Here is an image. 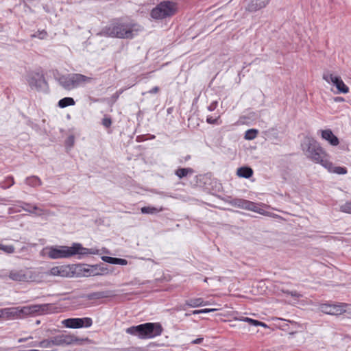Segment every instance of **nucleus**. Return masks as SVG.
Returning <instances> with one entry per match:
<instances>
[{"mask_svg":"<svg viewBox=\"0 0 351 351\" xmlns=\"http://www.w3.org/2000/svg\"><path fill=\"white\" fill-rule=\"evenodd\" d=\"M143 27L132 23L123 22L120 19L114 20L110 25L102 29L101 35L121 39H132L137 36Z\"/></svg>","mask_w":351,"mask_h":351,"instance_id":"1","label":"nucleus"},{"mask_svg":"<svg viewBox=\"0 0 351 351\" xmlns=\"http://www.w3.org/2000/svg\"><path fill=\"white\" fill-rule=\"evenodd\" d=\"M97 253V250L86 248L80 243H73L71 247L65 245L52 246L49 248L47 255L52 259L66 258L77 255V258L81 259L88 254H95Z\"/></svg>","mask_w":351,"mask_h":351,"instance_id":"2","label":"nucleus"},{"mask_svg":"<svg viewBox=\"0 0 351 351\" xmlns=\"http://www.w3.org/2000/svg\"><path fill=\"white\" fill-rule=\"evenodd\" d=\"M125 332L140 339H151L160 335L162 332V327L158 322H147L129 327L125 330Z\"/></svg>","mask_w":351,"mask_h":351,"instance_id":"3","label":"nucleus"},{"mask_svg":"<svg viewBox=\"0 0 351 351\" xmlns=\"http://www.w3.org/2000/svg\"><path fill=\"white\" fill-rule=\"evenodd\" d=\"M19 308V318L35 316L57 312V307L53 304H32Z\"/></svg>","mask_w":351,"mask_h":351,"instance_id":"4","label":"nucleus"},{"mask_svg":"<svg viewBox=\"0 0 351 351\" xmlns=\"http://www.w3.org/2000/svg\"><path fill=\"white\" fill-rule=\"evenodd\" d=\"M178 10V4L170 1H163L154 8L150 12L152 18L161 20L173 16Z\"/></svg>","mask_w":351,"mask_h":351,"instance_id":"5","label":"nucleus"},{"mask_svg":"<svg viewBox=\"0 0 351 351\" xmlns=\"http://www.w3.org/2000/svg\"><path fill=\"white\" fill-rule=\"evenodd\" d=\"M303 150L306 157L316 163H319L323 166L327 161V155L325 151L321 147L320 144L313 139L308 141L306 144V148H304Z\"/></svg>","mask_w":351,"mask_h":351,"instance_id":"6","label":"nucleus"},{"mask_svg":"<svg viewBox=\"0 0 351 351\" xmlns=\"http://www.w3.org/2000/svg\"><path fill=\"white\" fill-rule=\"evenodd\" d=\"M27 81L31 88L38 91L45 90L48 88V84L42 71L30 72L27 76Z\"/></svg>","mask_w":351,"mask_h":351,"instance_id":"7","label":"nucleus"},{"mask_svg":"<svg viewBox=\"0 0 351 351\" xmlns=\"http://www.w3.org/2000/svg\"><path fill=\"white\" fill-rule=\"evenodd\" d=\"M62 323L69 328H89L93 325V320L90 317L69 318L64 319Z\"/></svg>","mask_w":351,"mask_h":351,"instance_id":"8","label":"nucleus"},{"mask_svg":"<svg viewBox=\"0 0 351 351\" xmlns=\"http://www.w3.org/2000/svg\"><path fill=\"white\" fill-rule=\"evenodd\" d=\"M347 306L348 304L346 303L322 304L319 306V310L326 314L338 315L346 311V307Z\"/></svg>","mask_w":351,"mask_h":351,"instance_id":"9","label":"nucleus"},{"mask_svg":"<svg viewBox=\"0 0 351 351\" xmlns=\"http://www.w3.org/2000/svg\"><path fill=\"white\" fill-rule=\"evenodd\" d=\"M233 202L234 206L240 208L254 211L258 213H262V209L260 208L258 204L255 202L243 199H234Z\"/></svg>","mask_w":351,"mask_h":351,"instance_id":"10","label":"nucleus"},{"mask_svg":"<svg viewBox=\"0 0 351 351\" xmlns=\"http://www.w3.org/2000/svg\"><path fill=\"white\" fill-rule=\"evenodd\" d=\"M246 10L250 12H256L265 8L270 0H247Z\"/></svg>","mask_w":351,"mask_h":351,"instance_id":"11","label":"nucleus"},{"mask_svg":"<svg viewBox=\"0 0 351 351\" xmlns=\"http://www.w3.org/2000/svg\"><path fill=\"white\" fill-rule=\"evenodd\" d=\"M72 73L66 75H61L59 77H56V80L58 82L59 84L66 90L73 89Z\"/></svg>","mask_w":351,"mask_h":351,"instance_id":"12","label":"nucleus"},{"mask_svg":"<svg viewBox=\"0 0 351 351\" xmlns=\"http://www.w3.org/2000/svg\"><path fill=\"white\" fill-rule=\"evenodd\" d=\"M73 89L78 86L90 83L92 78L80 73H72Z\"/></svg>","mask_w":351,"mask_h":351,"instance_id":"13","label":"nucleus"},{"mask_svg":"<svg viewBox=\"0 0 351 351\" xmlns=\"http://www.w3.org/2000/svg\"><path fill=\"white\" fill-rule=\"evenodd\" d=\"M322 138L327 141L331 145L337 146L339 144V138L333 134L330 129L320 130Z\"/></svg>","mask_w":351,"mask_h":351,"instance_id":"14","label":"nucleus"},{"mask_svg":"<svg viewBox=\"0 0 351 351\" xmlns=\"http://www.w3.org/2000/svg\"><path fill=\"white\" fill-rule=\"evenodd\" d=\"M326 169L328 170L329 172L342 175L347 173V169L344 167L335 166L331 162L327 161L323 165Z\"/></svg>","mask_w":351,"mask_h":351,"instance_id":"15","label":"nucleus"},{"mask_svg":"<svg viewBox=\"0 0 351 351\" xmlns=\"http://www.w3.org/2000/svg\"><path fill=\"white\" fill-rule=\"evenodd\" d=\"M113 296H114V293L112 291H102L90 293L87 295L86 298L88 300H96L111 298Z\"/></svg>","mask_w":351,"mask_h":351,"instance_id":"16","label":"nucleus"},{"mask_svg":"<svg viewBox=\"0 0 351 351\" xmlns=\"http://www.w3.org/2000/svg\"><path fill=\"white\" fill-rule=\"evenodd\" d=\"M9 278L14 281L26 282L28 281V276L25 274L23 270L11 271L9 274Z\"/></svg>","mask_w":351,"mask_h":351,"instance_id":"17","label":"nucleus"},{"mask_svg":"<svg viewBox=\"0 0 351 351\" xmlns=\"http://www.w3.org/2000/svg\"><path fill=\"white\" fill-rule=\"evenodd\" d=\"M208 304V302L204 301L202 298H191L185 302V305L191 308L204 306H206Z\"/></svg>","mask_w":351,"mask_h":351,"instance_id":"18","label":"nucleus"},{"mask_svg":"<svg viewBox=\"0 0 351 351\" xmlns=\"http://www.w3.org/2000/svg\"><path fill=\"white\" fill-rule=\"evenodd\" d=\"M101 259L106 263L113 265H126L128 264V261L124 258L103 256Z\"/></svg>","mask_w":351,"mask_h":351,"instance_id":"19","label":"nucleus"},{"mask_svg":"<svg viewBox=\"0 0 351 351\" xmlns=\"http://www.w3.org/2000/svg\"><path fill=\"white\" fill-rule=\"evenodd\" d=\"M18 311H19L18 307L5 308L3 309H0V313H4L7 317L19 318V315Z\"/></svg>","mask_w":351,"mask_h":351,"instance_id":"20","label":"nucleus"},{"mask_svg":"<svg viewBox=\"0 0 351 351\" xmlns=\"http://www.w3.org/2000/svg\"><path fill=\"white\" fill-rule=\"evenodd\" d=\"M237 175L241 178H250L253 175V170L249 167H241L237 169Z\"/></svg>","mask_w":351,"mask_h":351,"instance_id":"21","label":"nucleus"},{"mask_svg":"<svg viewBox=\"0 0 351 351\" xmlns=\"http://www.w3.org/2000/svg\"><path fill=\"white\" fill-rule=\"evenodd\" d=\"M323 79L328 83H331L335 86H337V84L339 83V82L342 80L341 77L335 75L330 73H324L323 75Z\"/></svg>","mask_w":351,"mask_h":351,"instance_id":"22","label":"nucleus"},{"mask_svg":"<svg viewBox=\"0 0 351 351\" xmlns=\"http://www.w3.org/2000/svg\"><path fill=\"white\" fill-rule=\"evenodd\" d=\"M194 173V170L192 168H178L176 170L175 174L180 179L186 177L188 175H192Z\"/></svg>","mask_w":351,"mask_h":351,"instance_id":"23","label":"nucleus"},{"mask_svg":"<svg viewBox=\"0 0 351 351\" xmlns=\"http://www.w3.org/2000/svg\"><path fill=\"white\" fill-rule=\"evenodd\" d=\"M66 271L63 267H53L49 270L46 274L50 276H66Z\"/></svg>","mask_w":351,"mask_h":351,"instance_id":"24","label":"nucleus"},{"mask_svg":"<svg viewBox=\"0 0 351 351\" xmlns=\"http://www.w3.org/2000/svg\"><path fill=\"white\" fill-rule=\"evenodd\" d=\"M25 184L32 186V187H36L38 186H40L42 184L41 180L36 176H32L29 177H27L25 179Z\"/></svg>","mask_w":351,"mask_h":351,"instance_id":"25","label":"nucleus"},{"mask_svg":"<svg viewBox=\"0 0 351 351\" xmlns=\"http://www.w3.org/2000/svg\"><path fill=\"white\" fill-rule=\"evenodd\" d=\"M75 102L73 98L72 97H64L59 100L58 106L61 108H64L67 106H73L75 105Z\"/></svg>","mask_w":351,"mask_h":351,"instance_id":"26","label":"nucleus"},{"mask_svg":"<svg viewBox=\"0 0 351 351\" xmlns=\"http://www.w3.org/2000/svg\"><path fill=\"white\" fill-rule=\"evenodd\" d=\"M14 184V178L12 176H8L3 181L0 182V187L6 189L11 187Z\"/></svg>","mask_w":351,"mask_h":351,"instance_id":"27","label":"nucleus"},{"mask_svg":"<svg viewBox=\"0 0 351 351\" xmlns=\"http://www.w3.org/2000/svg\"><path fill=\"white\" fill-rule=\"evenodd\" d=\"M19 204H20V206L25 211L29 212V213H34L37 209L38 207L36 205H33L29 203H26L24 202H19Z\"/></svg>","mask_w":351,"mask_h":351,"instance_id":"28","label":"nucleus"},{"mask_svg":"<svg viewBox=\"0 0 351 351\" xmlns=\"http://www.w3.org/2000/svg\"><path fill=\"white\" fill-rule=\"evenodd\" d=\"M162 210V208H158L154 206H144L141 208L143 214H156Z\"/></svg>","mask_w":351,"mask_h":351,"instance_id":"29","label":"nucleus"},{"mask_svg":"<svg viewBox=\"0 0 351 351\" xmlns=\"http://www.w3.org/2000/svg\"><path fill=\"white\" fill-rule=\"evenodd\" d=\"M241 320L246 322H248L250 324H251L252 326H263L264 328L267 327V324L265 323L260 322V321L256 320V319H253L250 318V317H243L242 319H241Z\"/></svg>","mask_w":351,"mask_h":351,"instance_id":"30","label":"nucleus"},{"mask_svg":"<svg viewBox=\"0 0 351 351\" xmlns=\"http://www.w3.org/2000/svg\"><path fill=\"white\" fill-rule=\"evenodd\" d=\"M62 345H69L77 341L76 338L71 335H61Z\"/></svg>","mask_w":351,"mask_h":351,"instance_id":"31","label":"nucleus"},{"mask_svg":"<svg viewBox=\"0 0 351 351\" xmlns=\"http://www.w3.org/2000/svg\"><path fill=\"white\" fill-rule=\"evenodd\" d=\"M258 132V130L256 129L247 130L245 133V138L247 140H253L256 137Z\"/></svg>","mask_w":351,"mask_h":351,"instance_id":"32","label":"nucleus"},{"mask_svg":"<svg viewBox=\"0 0 351 351\" xmlns=\"http://www.w3.org/2000/svg\"><path fill=\"white\" fill-rule=\"evenodd\" d=\"M336 88L338 90V93H348L349 92V87L345 84L343 80L337 84Z\"/></svg>","mask_w":351,"mask_h":351,"instance_id":"33","label":"nucleus"},{"mask_svg":"<svg viewBox=\"0 0 351 351\" xmlns=\"http://www.w3.org/2000/svg\"><path fill=\"white\" fill-rule=\"evenodd\" d=\"M0 250H2L5 254H13L15 252V248L12 245H5L0 243Z\"/></svg>","mask_w":351,"mask_h":351,"instance_id":"34","label":"nucleus"},{"mask_svg":"<svg viewBox=\"0 0 351 351\" xmlns=\"http://www.w3.org/2000/svg\"><path fill=\"white\" fill-rule=\"evenodd\" d=\"M47 35H48L47 32L45 29H43L41 31H40V30L37 31L36 33L32 34L31 36L32 38H38L39 39H45L47 38Z\"/></svg>","mask_w":351,"mask_h":351,"instance_id":"35","label":"nucleus"},{"mask_svg":"<svg viewBox=\"0 0 351 351\" xmlns=\"http://www.w3.org/2000/svg\"><path fill=\"white\" fill-rule=\"evenodd\" d=\"M340 210L343 213L351 214V201L347 202L340 206Z\"/></svg>","mask_w":351,"mask_h":351,"instance_id":"36","label":"nucleus"},{"mask_svg":"<svg viewBox=\"0 0 351 351\" xmlns=\"http://www.w3.org/2000/svg\"><path fill=\"white\" fill-rule=\"evenodd\" d=\"M38 346L40 348H51L52 346L51 339L39 341Z\"/></svg>","mask_w":351,"mask_h":351,"instance_id":"37","label":"nucleus"},{"mask_svg":"<svg viewBox=\"0 0 351 351\" xmlns=\"http://www.w3.org/2000/svg\"><path fill=\"white\" fill-rule=\"evenodd\" d=\"M52 346H63L61 335H58L51 338Z\"/></svg>","mask_w":351,"mask_h":351,"instance_id":"38","label":"nucleus"},{"mask_svg":"<svg viewBox=\"0 0 351 351\" xmlns=\"http://www.w3.org/2000/svg\"><path fill=\"white\" fill-rule=\"evenodd\" d=\"M102 125L106 128H108L112 125V119L110 117L105 116L101 121Z\"/></svg>","mask_w":351,"mask_h":351,"instance_id":"39","label":"nucleus"},{"mask_svg":"<svg viewBox=\"0 0 351 351\" xmlns=\"http://www.w3.org/2000/svg\"><path fill=\"white\" fill-rule=\"evenodd\" d=\"M284 293H286L287 295H289L291 297L295 298H300L302 297V295L296 291L287 290L286 291H284Z\"/></svg>","mask_w":351,"mask_h":351,"instance_id":"40","label":"nucleus"},{"mask_svg":"<svg viewBox=\"0 0 351 351\" xmlns=\"http://www.w3.org/2000/svg\"><path fill=\"white\" fill-rule=\"evenodd\" d=\"M92 267H95V269H97L99 268V269L100 271L95 272L93 275H101V274H104V272L107 270L106 268L104 267L101 265H93Z\"/></svg>","mask_w":351,"mask_h":351,"instance_id":"41","label":"nucleus"},{"mask_svg":"<svg viewBox=\"0 0 351 351\" xmlns=\"http://www.w3.org/2000/svg\"><path fill=\"white\" fill-rule=\"evenodd\" d=\"M219 119V117H218L217 118L214 119L212 117L208 116L206 118V122L208 123H209V124L218 125L219 124V122H218Z\"/></svg>","mask_w":351,"mask_h":351,"instance_id":"42","label":"nucleus"},{"mask_svg":"<svg viewBox=\"0 0 351 351\" xmlns=\"http://www.w3.org/2000/svg\"><path fill=\"white\" fill-rule=\"evenodd\" d=\"M124 90L125 89H120L112 95L111 99H112L113 102H115L119 99L120 95L123 93Z\"/></svg>","mask_w":351,"mask_h":351,"instance_id":"43","label":"nucleus"},{"mask_svg":"<svg viewBox=\"0 0 351 351\" xmlns=\"http://www.w3.org/2000/svg\"><path fill=\"white\" fill-rule=\"evenodd\" d=\"M217 106L218 102L217 101H214L208 106V110L210 112L213 111L217 108Z\"/></svg>","mask_w":351,"mask_h":351,"instance_id":"44","label":"nucleus"},{"mask_svg":"<svg viewBox=\"0 0 351 351\" xmlns=\"http://www.w3.org/2000/svg\"><path fill=\"white\" fill-rule=\"evenodd\" d=\"M66 145L70 146V147L73 146L74 144V136H69L66 141Z\"/></svg>","mask_w":351,"mask_h":351,"instance_id":"45","label":"nucleus"},{"mask_svg":"<svg viewBox=\"0 0 351 351\" xmlns=\"http://www.w3.org/2000/svg\"><path fill=\"white\" fill-rule=\"evenodd\" d=\"M204 338L203 337H199L191 341L192 344H200L203 342Z\"/></svg>","mask_w":351,"mask_h":351,"instance_id":"46","label":"nucleus"},{"mask_svg":"<svg viewBox=\"0 0 351 351\" xmlns=\"http://www.w3.org/2000/svg\"><path fill=\"white\" fill-rule=\"evenodd\" d=\"M216 310H217L216 308H204V309H201V313H210V312H214Z\"/></svg>","mask_w":351,"mask_h":351,"instance_id":"47","label":"nucleus"},{"mask_svg":"<svg viewBox=\"0 0 351 351\" xmlns=\"http://www.w3.org/2000/svg\"><path fill=\"white\" fill-rule=\"evenodd\" d=\"M160 88L158 86H154V88H152L151 90H149L148 91L149 93H151V94H154V93H158Z\"/></svg>","mask_w":351,"mask_h":351,"instance_id":"48","label":"nucleus"},{"mask_svg":"<svg viewBox=\"0 0 351 351\" xmlns=\"http://www.w3.org/2000/svg\"><path fill=\"white\" fill-rule=\"evenodd\" d=\"M333 100L335 102H343L345 101L344 98L342 97H335L333 98Z\"/></svg>","mask_w":351,"mask_h":351,"instance_id":"49","label":"nucleus"},{"mask_svg":"<svg viewBox=\"0 0 351 351\" xmlns=\"http://www.w3.org/2000/svg\"><path fill=\"white\" fill-rule=\"evenodd\" d=\"M32 339V337L29 336V337H26V338H20L18 340V342L19 343H23V342H25V341H27L28 339Z\"/></svg>","mask_w":351,"mask_h":351,"instance_id":"50","label":"nucleus"},{"mask_svg":"<svg viewBox=\"0 0 351 351\" xmlns=\"http://www.w3.org/2000/svg\"><path fill=\"white\" fill-rule=\"evenodd\" d=\"M201 309L200 310H194L191 312V314L193 315H197V314H201Z\"/></svg>","mask_w":351,"mask_h":351,"instance_id":"51","label":"nucleus"},{"mask_svg":"<svg viewBox=\"0 0 351 351\" xmlns=\"http://www.w3.org/2000/svg\"><path fill=\"white\" fill-rule=\"evenodd\" d=\"M38 342H37V341L32 342L29 344V346H30V347L38 346Z\"/></svg>","mask_w":351,"mask_h":351,"instance_id":"52","label":"nucleus"},{"mask_svg":"<svg viewBox=\"0 0 351 351\" xmlns=\"http://www.w3.org/2000/svg\"><path fill=\"white\" fill-rule=\"evenodd\" d=\"M190 158H191V156H190V155H188V156H186L185 157V158H184V159H185V160H189Z\"/></svg>","mask_w":351,"mask_h":351,"instance_id":"53","label":"nucleus"},{"mask_svg":"<svg viewBox=\"0 0 351 351\" xmlns=\"http://www.w3.org/2000/svg\"><path fill=\"white\" fill-rule=\"evenodd\" d=\"M189 315H191V313H186V314H185V316H186V317H188V316H189Z\"/></svg>","mask_w":351,"mask_h":351,"instance_id":"54","label":"nucleus"},{"mask_svg":"<svg viewBox=\"0 0 351 351\" xmlns=\"http://www.w3.org/2000/svg\"><path fill=\"white\" fill-rule=\"evenodd\" d=\"M36 324H40V321H37Z\"/></svg>","mask_w":351,"mask_h":351,"instance_id":"55","label":"nucleus"},{"mask_svg":"<svg viewBox=\"0 0 351 351\" xmlns=\"http://www.w3.org/2000/svg\"><path fill=\"white\" fill-rule=\"evenodd\" d=\"M1 29H2V26L0 25V31H1Z\"/></svg>","mask_w":351,"mask_h":351,"instance_id":"56","label":"nucleus"}]
</instances>
